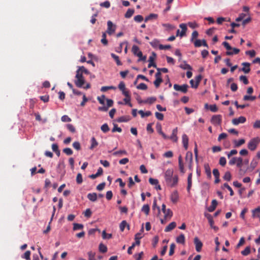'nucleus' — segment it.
Returning <instances> with one entry per match:
<instances>
[{"mask_svg": "<svg viewBox=\"0 0 260 260\" xmlns=\"http://www.w3.org/2000/svg\"><path fill=\"white\" fill-rule=\"evenodd\" d=\"M242 64L244 66V67L240 69V71L244 72L245 74L248 73L250 71V69L249 68L250 64L248 62H243Z\"/></svg>", "mask_w": 260, "mask_h": 260, "instance_id": "obj_12", "label": "nucleus"}, {"mask_svg": "<svg viewBox=\"0 0 260 260\" xmlns=\"http://www.w3.org/2000/svg\"><path fill=\"white\" fill-rule=\"evenodd\" d=\"M142 236L141 233H137L135 236V242L133 244H135L136 245H139L140 244V239H141Z\"/></svg>", "mask_w": 260, "mask_h": 260, "instance_id": "obj_24", "label": "nucleus"}, {"mask_svg": "<svg viewBox=\"0 0 260 260\" xmlns=\"http://www.w3.org/2000/svg\"><path fill=\"white\" fill-rule=\"evenodd\" d=\"M179 27L182 29L179 35V36L182 37L185 35L187 29V26L185 23H181L179 25Z\"/></svg>", "mask_w": 260, "mask_h": 260, "instance_id": "obj_14", "label": "nucleus"}, {"mask_svg": "<svg viewBox=\"0 0 260 260\" xmlns=\"http://www.w3.org/2000/svg\"><path fill=\"white\" fill-rule=\"evenodd\" d=\"M73 225L74 231L82 230L83 228V225L82 224L74 223Z\"/></svg>", "mask_w": 260, "mask_h": 260, "instance_id": "obj_39", "label": "nucleus"}, {"mask_svg": "<svg viewBox=\"0 0 260 260\" xmlns=\"http://www.w3.org/2000/svg\"><path fill=\"white\" fill-rule=\"evenodd\" d=\"M178 163H179V168L180 171L182 173L184 174L185 173V170H184V165H183L182 158L181 155H180L178 157Z\"/></svg>", "mask_w": 260, "mask_h": 260, "instance_id": "obj_15", "label": "nucleus"}, {"mask_svg": "<svg viewBox=\"0 0 260 260\" xmlns=\"http://www.w3.org/2000/svg\"><path fill=\"white\" fill-rule=\"evenodd\" d=\"M237 166L239 168H241L243 165V159L242 157H239L237 158L236 161Z\"/></svg>", "mask_w": 260, "mask_h": 260, "instance_id": "obj_57", "label": "nucleus"}, {"mask_svg": "<svg viewBox=\"0 0 260 260\" xmlns=\"http://www.w3.org/2000/svg\"><path fill=\"white\" fill-rule=\"evenodd\" d=\"M155 77L156 79L154 81V84L156 88H158L159 86L160 83L162 82L161 73L160 72H157L155 74Z\"/></svg>", "mask_w": 260, "mask_h": 260, "instance_id": "obj_7", "label": "nucleus"}, {"mask_svg": "<svg viewBox=\"0 0 260 260\" xmlns=\"http://www.w3.org/2000/svg\"><path fill=\"white\" fill-rule=\"evenodd\" d=\"M111 55L112 57L115 60L118 66L122 65V63L119 60V57L117 55H115L114 53H111Z\"/></svg>", "mask_w": 260, "mask_h": 260, "instance_id": "obj_36", "label": "nucleus"}, {"mask_svg": "<svg viewBox=\"0 0 260 260\" xmlns=\"http://www.w3.org/2000/svg\"><path fill=\"white\" fill-rule=\"evenodd\" d=\"M101 42L104 45L108 44V41L106 39V32H103L102 34V39H101Z\"/></svg>", "mask_w": 260, "mask_h": 260, "instance_id": "obj_44", "label": "nucleus"}, {"mask_svg": "<svg viewBox=\"0 0 260 260\" xmlns=\"http://www.w3.org/2000/svg\"><path fill=\"white\" fill-rule=\"evenodd\" d=\"M155 115L156 118L159 120H162L164 119V115L161 113L156 112Z\"/></svg>", "mask_w": 260, "mask_h": 260, "instance_id": "obj_58", "label": "nucleus"}, {"mask_svg": "<svg viewBox=\"0 0 260 260\" xmlns=\"http://www.w3.org/2000/svg\"><path fill=\"white\" fill-rule=\"evenodd\" d=\"M132 51L134 55H137L138 52L141 51L140 50V49L138 46L136 45H133V46L132 47Z\"/></svg>", "mask_w": 260, "mask_h": 260, "instance_id": "obj_43", "label": "nucleus"}, {"mask_svg": "<svg viewBox=\"0 0 260 260\" xmlns=\"http://www.w3.org/2000/svg\"><path fill=\"white\" fill-rule=\"evenodd\" d=\"M176 245L174 243H172L170 245V250H169V255H172L174 253V249L175 248Z\"/></svg>", "mask_w": 260, "mask_h": 260, "instance_id": "obj_52", "label": "nucleus"}, {"mask_svg": "<svg viewBox=\"0 0 260 260\" xmlns=\"http://www.w3.org/2000/svg\"><path fill=\"white\" fill-rule=\"evenodd\" d=\"M164 156L167 158H171L173 156V152L171 151H168L166 152H165L163 154Z\"/></svg>", "mask_w": 260, "mask_h": 260, "instance_id": "obj_64", "label": "nucleus"}, {"mask_svg": "<svg viewBox=\"0 0 260 260\" xmlns=\"http://www.w3.org/2000/svg\"><path fill=\"white\" fill-rule=\"evenodd\" d=\"M191 185H192V173H191L188 175V178H187V190L188 192L190 191Z\"/></svg>", "mask_w": 260, "mask_h": 260, "instance_id": "obj_23", "label": "nucleus"}, {"mask_svg": "<svg viewBox=\"0 0 260 260\" xmlns=\"http://www.w3.org/2000/svg\"><path fill=\"white\" fill-rule=\"evenodd\" d=\"M63 152L67 155H71L73 154V151L70 148H66L63 149Z\"/></svg>", "mask_w": 260, "mask_h": 260, "instance_id": "obj_45", "label": "nucleus"}, {"mask_svg": "<svg viewBox=\"0 0 260 260\" xmlns=\"http://www.w3.org/2000/svg\"><path fill=\"white\" fill-rule=\"evenodd\" d=\"M158 18V15L156 14L151 13L148 16H146L145 18V22H146L149 20L156 19Z\"/></svg>", "mask_w": 260, "mask_h": 260, "instance_id": "obj_22", "label": "nucleus"}, {"mask_svg": "<svg viewBox=\"0 0 260 260\" xmlns=\"http://www.w3.org/2000/svg\"><path fill=\"white\" fill-rule=\"evenodd\" d=\"M188 87V86L187 84H183L182 85H179L178 84H175L174 85V88L175 90L181 91L184 93L187 92Z\"/></svg>", "mask_w": 260, "mask_h": 260, "instance_id": "obj_6", "label": "nucleus"}, {"mask_svg": "<svg viewBox=\"0 0 260 260\" xmlns=\"http://www.w3.org/2000/svg\"><path fill=\"white\" fill-rule=\"evenodd\" d=\"M102 236L104 239H109L112 237V234H107L105 231H103Z\"/></svg>", "mask_w": 260, "mask_h": 260, "instance_id": "obj_40", "label": "nucleus"}, {"mask_svg": "<svg viewBox=\"0 0 260 260\" xmlns=\"http://www.w3.org/2000/svg\"><path fill=\"white\" fill-rule=\"evenodd\" d=\"M252 216L253 218L260 216V207H258L252 210Z\"/></svg>", "mask_w": 260, "mask_h": 260, "instance_id": "obj_19", "label": "nucleus"}, {"mask_svg": "<svg viewBox=\"0 0 260 260\" xmlns=\"http://www.w3.org/2000/svg\"><path fill=\"white\" fill-rule=\"evenodd\" d=\"M173 170L169 169L165 173V178L166 183L171 187L176 186L178 181V177L177 175L173 176Z\"/></svg>", "mask_w": 260, "mask_h": 260, "instance_id": "obj_1", "label": "nucleus"}, {"mask_svg": "<svg viewBox=\"0 0 260 260\" xmlns=\"http://www.w3.org/2000/svg\"><path fill=\"white\" fill-rule=\"evenodd\" d=\"M135 12L134 9H128L124 15V17L126 18H131Z\"/></svg>", "mask_w": 260, "mask_h": 260, "instance_id": "obj_28", "label": "nucleus"}, {"mask_svg": "<svg viewBox=\"0 0 260 260\" xmlns=\"http://www.w3.org/2000/svg\"><path fill=\"white\" fill-rule=\"evenodd\" d=\"M255 99H256V96H250V95H244L243 97V100L244 101H249V100L254 101L255 100Z\"/></svg>", "mask_w": 260, "mask_h": 260, "instance_id": "obj_54", "label": "nucleus"}, {"mask_svg": "<svg viewBox=\"0 0 260 260\" xmlns=\"http://www.w3.org/2000/svg\"><path fill=\"white\" fill-rule=\"evenodd\" d=\"M116 26L113 23V22L110 20L107 22V29L106 32L111 35L115 31Z\"/></svg>", "mask_w": 260, "mask_h": 260, "instance_id": "obj_4", "label": "nucleus"}, {"mask_svg": "<svg viewBox=\"0 0 260 260\" xmlns=\"http://www.w3.org/2000/svg\"><path fill=\"white\" fill-rule=\"evenodd\" d=\"M176 226L175 222H171L168 226H167L165 229V232H169L173 230Z\"/></svg>", "mask_w": 260, "mask_h": 260, "instance_id": "obj_20", "label": "nucleus"}, {"mask_svg": "<svg viewBox=\"0 0 260 260\" xmlns=\"http://www.w3.org/2000/svg\"><path fill=\"white\" fill-rule=\"evenodd\" d=\"M101 131L104 133H107L110 130L109 126L107 123L103 124L101 127Z\"/></svg>", "mask_w": 260, "mask_h": 260, "instance_id": "obj_38", "label": "nucleus"}, {"mask_svg": "<svg viewBox=\"0 0 260 260\" xmlns=\"http://www.w3.org/2000/svg\"><path fill=\"white\" fill-rule=\"evenodd\" d=\"M246 118L244 116H240L238 118H234L232 120V123L234 125H238L239 123H243L246 121Z\"/></svg>", "mask_w": 260, "mask_h": 260, "instance_id": "obj_10", "label": "nucleus"}, {"mask_svg": "<svg viewBox=\"0 0 260 260\" xmlns=\"http://www.w3.org/2000/svg\"><path fill=\"white\" fill-rule=\"evenodd\" d=\"M67 127L69 131L73 133H74L76 132L75 127L71 124H67Z\"/></svg>", "mask_w": 260, "mask_h": 260, "instance_id": "obj_56", "label": "nucleus"}, {"mask_svg": "<svg viewBox=\"0 0 260 260\" xmlns=\"http://www.w3.org/2000/svg\"><path fill=\"white\" fill-rule=\"evenodd\" d=\"M186 161L188 163L189 162H192V152L188 151L186 154L185 156Z\"/></svg>", "mask_w": 260, "mask_h": 260, "instance_id": "obj_26", "label": "nucleus"}, {"mask_svg": "<svg viewBox=\"0 0 260 260\" xmlns=\"http://www.w3.org/2000/svg\"><path fill=\"white\" fill-rule=\"evenodd\" d=\"M139 113L141 115V116L142 118H144V117L146 116H149L152 114V113L150 111H147L146 112H144L142 110L139 111Z\"/></svg>", "mask_w": 260, "mask_h": 260, "instance_id": "obj_29", "label": "nucleus"}, {"mask_svg": "<svg viewBox=\"0 0 260 260\" xmlns=\"http://www.w3.org/2000/svg\"><path fill=\"white\" fill-rule=\"evenodd\" d=\"M91 145L89 149L93 150L94 148L97 147L99 143L94 137H92L90 140Z\"/></svg>", "mask_w": 260, "mask_h": 260, "instance_id": "obj_21", "label": "nucleus"}, {"mask_svg": "<svg viewBox=\"0 0 260 260\" xmlns=\"http://www.w3.org/2000/svg\"><path fill=\"white\" fill-rule=\"evenodd\" d=\"M259 142L260 139L258 137L254 138L249 142L247 147L250 150L254 151L256 149Z\"/></svg>", "mask_w": 260, "mask_h": 260, "instance_id": "obj_3", "label": "nucleus"}, {"mask_svg": "<svg viewBox=\"0 0 260 260\" xmlns=\"http://www.w3.org/2000/svg\"><path fill=\"white\" fill-rule=\"evenodd\" d=\"M176 242L178 243L182 244H184L185 243V236L183 234H181L177 238H176Z\"/></svg>", "mask_w": 260, "mask_h": 260, "instance_id": "obj_25", "label": "nucleus"}, {"mask_svg": "<svg viewBox=\"0 0 260 260\" xmlns=\"http://www.w3.org/2000/svg\"><path fill=\"white\" fill-rule=\"evenodd\" d=\"M224 187L226 188L228 190H229L230 192V196H233L234 194V192L232 189V188L229 185L228 183H224L223 184Z\"/></svg>", "mask_w": 260, "mask_h": 260, "instance_id": "obj_59", "label": "nucleus"}, {"mask_svg": "<svg viewBox=\"0 0 260 260\" xmlns=\"http://www.w3.org/2000/svg\"><path fill=\"white\" fill-rule=\"evenodd\" d=\"M156 54H155V53L153 52L152 53V55L150 56L149 58L148 61H149V63L148 66V68H150L151 67L156 68V64H155V63L154 62V60L156 57Z\"/></svg>", "mask_w": 260, "mask_h": 260, "instance_id": "obj_9", "label": "nucleus"}, {"mask_svg": "<svg viewBox=\"0 0 260 260\" xmlns=\"http://www.w3.org/2000/svg\"><path fill=\"white\" fill-rule=\"evenodd\" d=\"M222 121V116L221 115H213L211 119V123L215 125H219Z\"/></svg>", "mask_w": 260, "mask_h": 260, "instance_id": "obj_5", "label": "nucleus"}, {"mask_svg": "<svg viewBox=\"0 0 260 260\" xmlns=\"http://www.w3.org/2000/svg\"><path fill=\"white\" fill-rule=\"evenodd\" d=\"M180 67L184 70H187V69L189 70H192L191 67L189 64L186 63V62L185 61H184L183 63L181 64L180 65Z\"/></svg>", "mask_w": 260, "mask_h": 260, "instance_id": "obj_33", "label": "nucleus"}, {"mask_svg": "<svg viewBox=\"0 0 260 260\" xmlns=\"http://www.w3.org/2000/svg\"><path fill=\"white\" fill-rule=\"evenodd\" d=\"M150 44L151 45V46L153 48H157V47H159V41L157 39H154L151 42H150Z\"/></svg>", "mask_w": 260, "mask_h": 260, "instance_id": "obj_31", "label": "nucleus"}, {"mask_svg": "<svg viewBox=\"0 0 260 260\" xmlns=\"http://www.w3.org/2000/svg\"><path fill=\"white\" fill-rule=\"evenodd\" d=\"M194 243L195 245L196 251L197 252H200L203 246L202 242L198 237H195L194 239Z\"/></svg>", "mask_w": 260, "mask_h": 260, "instance_id": "obj_8", "label": "nucleus"}, {"mask_svg": "<svg viewBox=\"0 0 260 260\" xmlns=\"http://www.w3.org/2000/svg\"><path fill=\"white\" fill-rule=\"evenodd\" d=\"M177 127L174 128L172 131V134L171 137L169 138L171 140H172L174 142H177L178 140V138L177 136Z\"/></svg>", "mask_w": 260, "mask_h": 260, "instance_id": "obj_16", "label": "nucleus"}, {"mask_svg": "<svg viewBox=\"0 0 260 260\" xmlns=\"http://www.w3.org/2000/svg\"><path fill=\"white\" fill-rule=\"evenodd\" d=\"M170 199L171 201L174 203H176L178 202L179 199V194L177 190L173 191L171 193Z\"/></svg>", "mask_w": 260, "mask_h": 260, "instance_id": "obj_11", "label": "nucleus"}, {"mask_svg": "<svg viewBox=\"0 0 260 260\" xmlns=\"http://www.w3.org/2000/svg\"><path fill=\"white\" fill-rule=\"evenodd\" d=\"M150 211L149 206L147 204L144 205L142 208V211L144 212L147 215L149 214Z\"/></svg>", "mask_w": 260, "mask_h": 260, "instance_id": "obj_34", "label": "nucleus"}, {"mask_svg": "<svg viewBox=\"0 0 260 260\" xmlns=\"http://www.w3.org/2000/svg\"><path fill=\"white\" fill-rule=\"evenodd\" d=\"M233 51H226V55H232L233 54H237L240 52V49L236 48H232Z\"/></svg>", "mask_w": 260, "mask_h": 260, "instance_id": "obj_27", "label": "nucleus"}, {"mask_svg": "<svg viewBox=\"0 0 260 260\" xmlns=\"http://www.w3.org/2000/svg\"><path fill=\"white\" fill-rule=\"evenodd\" d=\"M88 199L92 202H95L97 200V194L95 192L89 193L87 196Z\"/></svg>", "mask_w": 260, "mask_h": 260, "instance_id": "obj_18", "label": "nucleus"}, {"mask_svg": "<svg viewBox=\"0 0 260 260\" xmlns=\"http://www.w3.org/2000/svg\"><path fill=\"white\" fill-rule=\"evenodd\" d=\"M76 182L78 184H81L83 182L82 176L81 173H78L76 177Z\"/></svg>", "mask_w": 260, "mask_h": 260, "instance_id": "obj_51", "label": "nucleus"}, {"mask_svg": "<svg viewBox=\"0 0 260 260\" xmlns=\"http://www.w3.org/2000/svg\"><path fill=\"white\" fill-rule=\"evenodd\" d=\"M232 178L231 174L230 172H226L223 177V178L224 180L229 181L231 180Z\"/></svg>", "mask_w": 260, "mask_h": 260, "instance_id": "obj_42", "label": "nucleus"}, {"mask_svg": "<svg viewBox=\"0 0 260 260\" xmlns=\"http://www.w3.org/2000/svg\"><path fill=\"white\" fill-rule=\"evenodd\" d=\"M182 139L183 147L185 150H187L188 148V138L186 134H183L182 135Z\"/></svg>", "mask_w": 260, "mask_h": 260, "instance_id": "obj_13", "label": "nucleus"}, {"mask_svg": "<svg viewBox=\"0 0 260 260\" xmlns=\"http://www.w3.org/2000/svg\"><path fill=\"white\" fill-rule=\"evenodd\" d=\"M217 202L216 200H213L211 206L208 209V211L211 212L214 211L217 205Z\"/></svg>", "mask_w": 260, "mask_h": 260, "instance_id": "obj_17", "label": "nucleus"}, {"mask_svg": "<svg viewBox=\"0 0 260 260\" xmlns=\"http://www.w3.org/2000/svg\"><path fill=\"white\" fill-rule=\"evenodd\" d=\"M202 76L201 75H199L196 77V86L198 87L201 80Z\"/></svg>", "mask_w": 260, "mask_h": 260, "instance_id": "obj_60", "label": "nucleus"}, {"mask_svg": "<svg viewBox=\"0 0 260 260\" xmlns=\"http://www.w3.org/2000/svg\"><path fill=\"white\" fill-rule=\"evenodd\" d=\"M245 142V141L243 139H241L239 140L238 141L235 140V141H234L235 146L236 147H240V146H241L242 145L244 144Z\"/></svg>", "mask_w": 260, "mask_h": 260, "instance_id": "obj_35", "label": "nucleus"}, {"mask_svg": "<svg viewBox=\"0 0 260 260\" xmlns=\"http://www.w3.org/2000/svg\"><path fill=\"white\" fill-rule=\"evenodd\" d=\"M75 78L76 80H75V84L77 87L79 88L83 87L85 89L90 88L91 86L90 83H87L85 86H83L85 84V81L83 76V73L79 68L76 71Z\"/></svg>", "mask_w": 260, "mask_h": 260, "instance_id": "obj_2", "label": "nucleus"}, {"mask_svg": "<svg viewBox=\"0 0 260 260\" xmlns=\"http://www.w3.org/2000/svg\"><path fill=\"white\" fill-rule=\"evenodd\" d=\"M113 154L115 156H117V155H122V154L126 155V154H127V152L124 150H120L114 152Z\"/></svg>", "mask_w": 260, "mask_h": 260, "instance_id": "obj_46", "label": "nucleus"}, {"mask_svg": "<svg viewBox=\"0 0 260 260\" xmlns=\"http://www.w3.org/2000/svg\"><path fill=\"white\" fill-rule=\"evenodd\" d=\"M134 19L136 22H140L143 21V17L142 15H138L134 17Z\"/></svg>", "mask_w": 260, "mask_h": 260, "instance_id": "obj_55", "label": "nucleus"}, {"mask_svg": "<svg viewBox=\"0 0 260 260\" xmlns=\"http://www.w3.org/2000/svg\"><path fill=\"white\" fill-rule=\"evenodd\" d=\"M149 182L151 185H157L158 184V181L157 179H153L152 178H150L149 179Z\"/></svg>", "mask_w": 260, "mask_h": 260, "instance_id": "obj_62", "label": "nucleus"}, {"mask_svg": "<svg viewBox=\"0 0 260 260\" xmlns=\"http://www.w3.org/2000/svg\"><path fill=\"white\" fill-rule=\"evenodd\" d=\"M156 100V98L155 97H150L147 98L146 100L143 101V103L147 104L148 103L149 104H151L155 102Z\"/></svg>", "mask_w": 260, "mask_h": 260, "instance_id": "obj_32", "label": "nucleus"}, {"mask_svg": "<svg viewBox=\"0 0 260 260\" xmlns=\"http://www.w3.org/2000/svg\"><path fill=\"white\" fill-rule=\"evenodd\" d=\"M73 147L77 150L81 149V145L79 142L76 141L73 143Z\"/></svg>", "mask_w": 260, "mask_h": 260, "instance_id": "obj_53", "label": "nucleus"}, {"mask_svg": "<svg viewBox=\"0 0 260 260\" xmlns=\"http://www.w3.org/2000/svg\"><path fill=\"white\" fill-rule=\"evenodd\" d=\"M99 250L103 253H105L107 252V248L105 245L100 244L99 245Z\"/></svg>", "mask_w": 260, "mask_h": 260, "instance_id": "obj_50", "label": "nucleus"}, {"mask_svg": "<svg viewBox=\"0 0 260 260\" xmlns=\"http://www.w3.org/2000/svg\"><path fill=\"white\" fill-rule=\"evenodd\" d=\"M240 81L242 82L245 85H247L249 83L248 80L245 76L241 75L239 77Z\"/></svg>", "mask_w": 260, "mask_h": 260, "instance_id": "obj_41", "label": "nucleus"}, {"mask_svg": "<svg viewBox=\"0 0 260 260\" xmlns=\"http://www.w3.org/2000/svg\"><path fill=\"white\" fill-rule=\"evenodd\" d=\"M137 88L141 90H146L147 89V86L145 83H141L137 86Z\"/></svg>", "mask_w": 260, "mask_h": 260, "instance_id": "obj_49", "label": "nucleus"}, {"mask_svg": "<svg viewBox=\"0 0 260 260\" xmlns=\"http://www.w3.org/2000/svg\"><path fill=\"white\" fill-rule=\"evenodd\" d=\"M250 252V247H246L245 249L241 251V254L244 256L248 255Z\"/></svg>", "mask_w": 260, "mask_h": 260, "instance_id": "obj_48", "label": "nucleus"}, {"mask_svg": "<svg viewBox=\"0 0 260 260\" xmlns=\"http://www.w3.org/2000/svg\"><path fill=\"white\" fill-rule=\"evenodd\" d=\"M199 34L198 32L196 30H194L192 32L191 35V38L190 41L191 42H194V39H196L198 37Z\"/></svg>", "mask_w": 260, "mask_h": 260, "instance_id": "obj_63", "label": "nucleus"}, {"mask_svg": "<svg viewBox=\"0 0 260 260\" xmlns=\"http://www.w3.org/2000/svg\"><path fill=\"white\" fill-rule=\"evenodd\" d=\"M127 225V222L125 220H123L121 221V222L120 223L119 225V228L121 232H123Z\"/></svg>", "mask_w": 260, "mask_h": 260, "instance_id": "obj_47", "label": "nucleus"}, {"mask_svg": "<svg viewBox=\"0 0 260 260\" xmlns=\"http://www.w3.org/2000/svg\"><path fill=\"white\" fill-rule=\"evenodd\" d=\"M226 160L224 157H221L219 159V164L221 166H224L226 165Z\"/></svg>", "mask_w": 260, "mask_h": 260, "instance_id": "obj_61", "label": "nucleus"}, {"mask_svg": "<svg viewBox=\"0 0 260 260\" xmlns=\"http://www.w3.org/2000/svg\"><path fill=\"white\" fill-rule=\"evenodd\" d=\"M204 167H205V172H206L207 175L208 176V177L209 178H211V170H210V168L209 167V165H208V164L205 165Z\"/></svg>", "mask_w": 260, "mask_h": 260, "instance_id": "obj_37", "label": "nucleus"}, {"mask_svg": "<svg viewBox=\"0 0 260 260\" xmlns=\"http://www.w3.org/2000/svg\"><path fill=\"white\" fill-rule=\"evenodd\" d=\"M163 213L164 214L165 219L167 218H170L173 215V212L170 209H168L165 212Z\"/></svg>", "mask_w": 260, "mask_h": 260, "instance_id": "obj_30", "label": "nucleus"}]
</instances>
